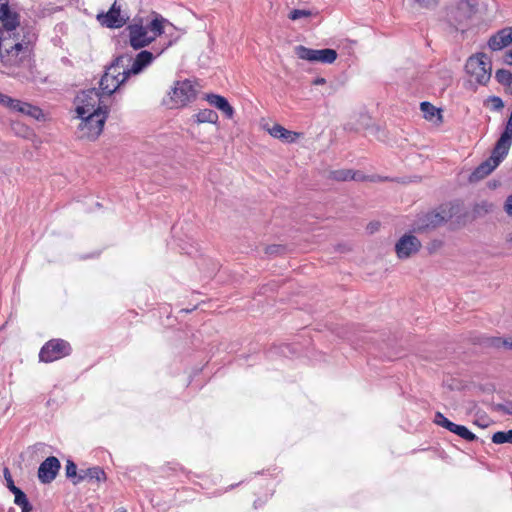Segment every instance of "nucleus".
I'll use <instances>...</instances> for the list:
<instances>
[{"instance_id":"f257e3e1","label":"nucleus","mask_w":512,"mask_h":512,"mask_svg":"<svg viewBox=\"0 0 512 512\" xmlns=\"http://www.w3.org/2000/svg\"><path fill=\"white\" fill-rule=\"evenodd\" d=\"M37 39L29 27L20 26L17 12L9 0H0V70L12 77H21L22 69L30 67L32 46Z\"/></svg>"},{"instance_id":"f03ea898","label":"nucleus","mask_w":512,"mask_h":512,"mask_svg":"<svg viewBox=\"0 0 512 512\" xmlns=\"http://www.w3.org/2000/svg\"><path fill=\"white\" fill-rule=\"evenodd\" d=\"M163 22V18L156 17L146 25L141 23L128 25L126 31L128 32L130 46L135 50L148 46L163 33Z\"/></svg>"},{"instance_id":"7ed1b4c3","label":"nucleus","mask_w":512,"mask_h":512,"mask_svg":"<svg viewBox=\"0 0 512 512\" xmlns=\"http://www.w3.org/2000/svg\"><path fill=\"white\" fill-rule=\"evenodd\" d=\"M130 61L131 57L128 54H123L117 56L106 68L99 82L102 95H112L129 78L126 76L125 66Z\"/></svg>"},{"instance_id":"20e7f679","label":"nucleus","mask_w":512,"mask_h":512,"mask_svg":"<svg viewBox=\"0 0 512 512\" xmlns=\"http://www.w3.org/2000/svg\"><path fill=\"white\" fill-rule=\"evenodd\" d=\"M465 70L477 84L485 85L491 78V60L486 54L478 53L468 58Z\"/></svg>"},{"instance_id":"39448f33","label":"nucleus","mask_w":512,"mask_h":512,"mask_svg":"<svg viewBox=\"0 0 512 512\" xmlns=\"http://www.w3.org/2000/svg\"><path fill=\"white\" fill-rule=\"evenodd\" d=\"M453 217L452 207L441 206L438 210L419 214L414 223V229L425 232L435 229Z\"/></svg>"},{"instance_id":"423d86ee","label":"nucleus","mask_w":512,"mask_h":512,"mask_svg":"<svg viewBox=\"0 0 512 512\" xmlns=\"http://www.w3.org/2000/svg\"><path fill=\"white\" fill-rule=\"evenodd\" d=\"M196 98V89L190 80L175 82L171 91L168 93V100L165 104L173 109L187 105Z\"/></svg>"},{"instance_id":"0eeeda50","label":"nucleus","mask_w":512,"mask_h":512,"mask_svg":"<svg viewBox=\"0 0 512 512\" xmlns=\"http://www.w3.org/2000/svg\"><path fill=\"white\" fill-rule=\"evenodd\" d=\"M508 153L509 149L505 148L504 146L499 147L498 143L496 142L491 152V156L480 163L471 173L469 177L470 182L480 181L491 174L506 158Z\"/></svg>"},{"instance_id":"6e6552de","label":"nucleus","mask_w":512,"mask_h":512,"mask_svg":"<svg viewBox=\"0 0 512 512\" xmlns=\"http://www.w3.org/2000/svg\"><path fill=\"white\" fill-rule=\"evenodd\" d=\"M101 95V92L95 88L81 92L77 96L78 105L76 107V112L78 116L85 117L94 112H108V108L106 106L102 107L100 105Z\"/></svg>"},{"instance_id":"1a4fd4ad","label":"nucleus","mask_w":512,"mask_h":512,"mask_svg":"<svg viewBox=\"0 0 512 512\" xmlns=\"http://www.w3.org/2000/svg\"><path fill=\"white\" fill-rule=\"evenodd\" d=\"M107 116L108 112H94L89 116L80 117L82 122L79 125V137L88 140L97 139L103 131Z\"/></svg>"},{"instance_id":"9d476101","label":"nucleus","mask_w":512,"mask_h":512,"mask_svg":"<svg viewBox=\"0 0 512 512\" xmlns=\"http://www.w3.org/2000/svg\"><path fill=\"white\" fill-rule=\"evenodd\" d=\"M70 344L63 339H52L46 342L39 352V360L50 363L71 354Z\"/></svg>"},{"instance_id":"9b49d317","label":"nucleus","mask_w":512,"mask_h":512,"mask_svg":"<svg viewBox=\"0 0 512 512\" xmlns=\"http://www.w3.org/2000/svg\"><path fill=\"white\" fill-rule=\"evenodd\" d=\"M298 58L309 62H320L323 64H332L337 59V52L331 48L312 49L302 45L295 48Z\"/></svg>"},{"instance_id":"f8f14e48","label":"nucleus","mask_w":512,"mask_h":512,"mask_svg":"<svg viewBox=\"0 0 512 512\" xmlns=\"http://www.w3.org/2000/svg\"><path fill=\"white\" fill-rule=\"evenodd\" d=\"M122 0H114L111 8L107 12H102L97 15V20L102 26L107 28H120L126 24L129 17L122 13L121 2Z\"/></svg>"},{"instance_id":"ddd939ff","label":"nucleus","mask_w":512,"mask_h":512,"mask_svg":"<svg viewBox=\"0 0 512 512\" xmlns=\"http://www.w3.org/2000/svg\"><path fill=\"white\" fill-rule=\"evenodd\" d=\"M162 52L163 50L157 52V54L154 55L150 51L142 50L135 56V58L129 55L131 57L130 62H132V65L130 68H127V66H125L126 76L130 77L131 75L140 74L144 71V69L151 65L152 62L156 59V57L159 56Z\"/></svg>"},{"instance_id":"4468645a","label":"nucleus","mask_w":512,"mask_h":512,"mask_svg":"<svg viewBox=\"0 0 512 512\" xmlns=\"http://www.w3.org/2000/svg\"><path fill=\"white\" fill-rule=\"evenodd\" d=\"M421 248L419 239L411 234L403 235L395 245V251L399 259L409 258Z\"/></svg>"},{"instance_id":"2eb2a0df","label":"nucleus","mask_w":512,"mask_h":512,"mask_svg":"<svg viewBox=\"0 0 512 512\" xmlns=\"http://www.w3.org/2000/svg\"><path fill=\"white\" fill-rule=\"evenodd\" d=\"M60 467V461L55 456L46 458L38 468L39 481L43 484L51 483L58 475Z\"/></svg>"},{"instance_id":"dca6fc26","label":"nucleus","mask_w":512,"mask_h":512,"mask_svg":"<svg viewBox=\"0 0 512 512\" xmlns=\"http://www.w3.org/2000/svg\"><path fill=\"white\" fill-rule=\"evenodd\" d=\"M512 43V27H506L492 35L488 41V47L492 51H499Z\"/></svg>"},{"instance_id":"f3484780","label":"nucleus","mask_w":512,"mask_h":512,"mask_svg":"<svg viewBox=\"0 0 512 512\" xmlns=\"http://www.w3.org/2000/svg\"><path fill=\"white\" fill-rule=\"evenodd\" d=\"M84 480L103 482L106 480V474L104 470L99 466L80 469L78 479L74 480L73 484H79Z\"/></svg>"},{"instance_id":"a211bd4d","label":"nucleus","mask_w":512,"mask_h":512,"mask_svg":"<svg viewBox=\"0 0 512 512\" xmlns=\"http://www.w3.org/2000/svg\"><path fill=\"white\" fill-rule=\"evenodd\" d=\"M206 100L211 106L220 110L226 118L231 119L233 117L234 109L225 97L218 94H207Z\"/></svg>"},{"instance_id":"6ab92c4d","label":"nucleus","mask_w":512,"mask_h":512,"mask_svg":"<svg viewBox=\"0 0 512 512\" xmlns=\"http://www.w3.org/2000/svg\"><path fill=\"white\" fill-rule=\"evenodd\" d=\"M269 134L276 138L280 139L284 143H294L300 137V133L287 130L280 124H275L270 129H268Z\"/></svg>"},{"instance_id":"aec40b11","label":"nucleus","mask_w":512,"mask_h":512,"mask_svg":"<svg viewBox=\"0 0 512 512\" xmlns=\"http://www.w3.org/2000/svg\"><path fill=\"white\" fill-rule=\"evenodd\" d=\"M476 1L475 0H460L456 6L457 13H463V17L459 19V25L466 24L467 21L476 12Z\"/></svg>"},{"instance_id":"412c9836","label":"nucleus","mask_w":512,"mask_h":512,"mask_svg":"<svg viewBox=\"0 0 512 512\" xmlns=\"http://www.w3.org/2000/svg\"><path fill=\"white\" fill-rule=\"evenodd\" d=\"M12 111L22 113V114L30 116L31 118H34L36 120H40L44 116L42 110L39 107L34 106L27 102H23L18 99H17Z\"/></svg>"},{"instance_id":"4be33fe9","label":"nucleus","mask_w":512,"mask_h":512,"mask_svg":"<svg viewBox=\"0 0 512 512\" xmlns=\"http://www.w3.org/2000/svg\"><path fill=\"white\" fill-rule=\"evenodd\" d=\"M420 109L423 113V116L428 121H434V118H437L438 122L442 121L441 110L436 108L430 102L424 101L420 104Z\"/></svg>"},{"instance_id":"5701e85b","label":"nucleus","mask_w":512,"mask_h":512,"mask_svg":"<svg viewBox=\"0 0 512 512\" xmlns=\"http://www.w3.org/2000/svg\"><path fill=\"white\" fill-rule=\"evenodd\" d=\"M11 493L14 494V503L21 508V512H31L33 507L29 502L26 494L20 489L17 488Z\"/></svg>"},{"instance_id":"b1692460","label":"nucleus","mask_w":512,"mask_h":512,"mask_svg":"<svg viewBox=\"0 0 512 512\" xmlns=\"http://www.w3.org/2000/svg\"><path fill=\"white\" fill-rule=\"evenodd\" d=\"M194 118L197 123L215 124L218 121V114L214 110L203 109L200 110L197 114H195Z\"/></svg>"},{"instance_id":"393cba45","label":"nucleus","mask_w":512,"mask_h":512,"mask_svg":"<svg viewBox=\"0 0 512 512\" xmlns=\"http://www.w3.org/2000/svg\"><path fill=\"white\" fill-rule=\"evenodd\" d=\"M331 177L337 181L361 179L360 174L358 172H354L353 170H349V169H340V170L332 171Z\"/></svg>"},{"instance_id":"a878e982","label":"nucleus","mask_w":512,"mask_h":512,"mask_svg":"<svg viewBox=\"0 0 512 512\" xmlns=\"http://www.w3.org/2000/svg\"><path fill=\"white\" fill-rule=\"evenodd\" d=\"M452 433L458 435L466 441H474L477 439V436L472 433L466 426L455 424L452 430Z\"/></svg>"},{"instance_id":"bb28decb","label":"nucleus","mask_w":512,"mask_h":512,"mask_svg":"<svg viewBox=\"0 0 512 512\" xmlns=\"http://www.w3.org/2000/svg\"><path fill=\"white\" fill-rule=\"evenodd\" d=\"M492 442L495 444H512V429L508 431H498L492 436Z\"/></svg>"},{"instance_id":"cd10ccee","label":"nucleus","mask_w":512,"mask_h":512,"mask_svg":"<svg viewBox=\"0 0 512 512\" xmlns=\"http://www.w3.org/2000/svg\"><path fill=\"white\" fill-rule=\"evenodd\" d=\"M495 79L503 86L512 84V73L506 69H498L495 73Z\"/></svg>"},{"instance_id":"c85d7f7f","label":"nucleus","mask_w":512,"mask_h":512,"mask_svg":"<svg viewBox=\"0 0 512 512\" xmlns=\"http://www.w3.org/2000/svg\"><path fill=\"white\" fill-rule=\"evenodd\" d=\"M434 422L438 426H441V427L447 429L450 432H452L453 427L455 425L454 422H452L448 418H446L441 412H436L435 418H434Z\"/></svg>"},{"instance_id":"c756f323","label":"nucleus","mask_w":512,"mask_h":512,"mask_svg":"<svg viewBox=\"0 0 512 512\" xmlns=\"http://www.w3.org/2000/svg\"><path fill=\"white\" fill-rule=\"evenodd\" d=\"M65 475L72 481L78 479L79 471L77 465L72 460H67L65 465Z\"/></svg>"},{"instance_id":"7c9ffc66","label":"nucleus","mask_w":512,"mask_h":512,"mask_svg":"<svg viewBox=\"0 0 512 512\" xmlns=\"http://www.w3.org/2000/svg\"><path fill=\"white\" fill-rule=\"evenodd\" d=\"M310 16H312V12L310 10L294 9V10L290 11V13L288 15V18L290 20L296 21L298 19L307 18V17H310Z\"/></svg>"},{"instance_id":"2f4dec72","label":"nucleus","mask_w":512,"mask_h":512,"mask_svg":"<svg viewBox=\"0 0 512 512\" xmlns=\"http://www.w3.org/2000/svg\"><path fill=\"white\" fill-rule=\"evenodd\" d=\"M463 17V13H457L456 8L452 9L449 13V18L452 24L455 26L457 30L464 31L466 24L462 26L459 25V19Z\"/></svg>"},{"instance_id":"473e14b6","label":"nucleus","mask_w":512,"mask_h":512,"mask_svg":"<svg viewBox=\"0 0 512 512\" xmlns=\"http://www.w3.org/2000/svg\"><path fill=\"white\" fill-rule=\"evenodd\" d=\"M3 476L6 481V487L9 489L10 492L14 491L18 487L15 486L14 481L12 479V475L10 473V470L8 467H4L3 469Z\"/></svg>"},{"instance_id":"72a5a7b5","label":"nucleus","mask_w":512,"mask_h":512,"mask_svg":"<svg viewBox=\"0 0 512 512\" xmlns=\"http://www.w3.org/2000/svg\"><path fill=\"white\" fill-rule=\"evenodd\" d=\"M17 99H13L10 96L0 93V104L13 110Z\"/></svg>"},{"instance_id":"f704fd0d","label":"nucleus","mask_w":512,"mask_h":512,"mask_svg":"<svg viewBox=\"0 0 512 512\" xmlns=\"http://www.w3.org/2000/svg\"><path fill=\"white\" fill-rule=\"evenodd\" d=\"M488 101L492 104V109L499 111L504 107L503 100L498 96H490Z\"/></svg>"},{"instance_id":"c9c22d12","label":"nucleus","mask_w":512,"mask_h":512,"mask_svg":"<svg viewBox=\"0 0 512 512\" xmlns=\"http://www.w3.org/2000/svg\"><path fill=\"white\" fill-rule=\"evenodd\" d=\"M499 410L506 415L512 416V401H507L498 406Z\"/></svg>"},{"instance_id":"e433bc0d","label":"nucleus","mask_w":512,"mask_h":512,"mask_svg":"<svg viewBox=\"0 0 512 512\" xmlns=\"http://www.w3.org/2000/svg\"><path fill=\"white\" fill-rule=\"evenodd\" d=\"M439 0H415L421 7L430 8L435 6Z\"/></svg>"},{"instance_id":"4c0bfd02","label":"nucleus","mask_w":512,"mask_h":512,"mask_svg":"<svg viewBox=\"0 0 512 512\" xmlns=\"http://www.w3.org/2000/svg\"><path fill=\"white\" fill-rule=\"evenodd\" d=\"M504 211L509 216H512V194L506 198V201L504 203Z\"/></svg>"},{"instance_id":"58836bf2","label":"nucleus","mask_w":512,"mask_h":512,"mask_svg":"<svg viewBox=\"0 0 512 512\" xmlns=\"http://www.w3.org/2000/svg\"><path fill=\"white\" fill-rule=\"evenodd\" d=\"M496 341H497V343H495V345H499V342H501L503 346H505L509 349H512V340H507V339L501 340L499 338V339H496Z\"/></svg>"},{"instance_id":"ea45409f","label":"nucleus","mask_w":512,"mask_h":512,"mask_svg":"<svg viewBox=\"0 0 512 512\" xmlns=\"http://www.w3.org/2000/svg\"><path fill=\"white\" fill-rule=\"evenodd\" d=\"M504 62L507 65H512V49L508 51L505 55Z\"/></svg>"},{"instance_id":"a19ab883","label":"nucleus","mask_w":512,"mask_h":512,"mask_svg":"<svg viewBox=\"0 0 512 512\" xmlns=\"http://www.w3.org/2000/svg\"><path fill=\"white\" fill-rule=\"evenodd\" d=\"M278 250V247L277 246H270L267 248V253L268 254H273L274 252H276Z\"/></svg>"},{"instance_id":"79ce46f5","label":"nucleus","mask_w":512,"mask_h":512,"mask_svg":"<svg viewBox=\"0 0 512 512\" xmlns=\"http://www.w3.org/2000/svg\"><path fill=\"white\" fill-rule=\"evenodd\" d=\"M314 83L317 84V85L324 84L325 83V79L324 78H317L314 81Z\"/></svg>"},{"instance_id":"37998d69","label":"nucleus","mask_w":512,"mask_h":512,"mask_svg":"<svg viewBox=\"0 0 512 512\" xmlns=\"http://www.w3.org/2000/svg\"><path fill=\"white\" fill-rule=\"evenodd\" d=\"M377 225H378V224H370V225L368 226V228L370 229V231H371V232H373L374 230H376V229H377Z\"/></svg>"},{"instance_id":"c03bdc74","label":"nucleus","mask_w":512,"mask_h":512,"mask_svg":"<svg viewBox=\"0 0 512 512\" xmlns=\"http://www.w3.org/2000/svg\"><path fill=\"white\" fill-rule=\"evenodd\" d=\"M117 512H127L125 509H120Z\"/></svg>"}]
</instances>
